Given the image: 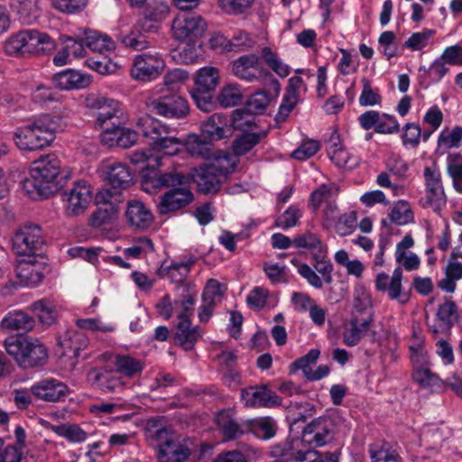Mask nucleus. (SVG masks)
<instances>
[{"mask_svg": "<svg viewBox=\"0 0 462 462\" xmlns=\"http://www.w3.org/2000/svg\"><path fill=\"white\" fill-rule=\"evenodd\" d=\"M145 440L156 449L157 462H186L191 455L189 448L167 424L164 417H152L144 426Z\"/></svg>", "mask_w": 462, "mask_h": 462, "instance_id": "obj_1", "label": "nucleus"}, {"mask_svg": "<svg viewBox=\"0 0 462 462\" xmlns=\"http://www.w3.org/2000/svg\"><path fill=\"white\" fill-rule=\"evenodd\" d=\"M67 177L61 172L59 158L55 154H48L33 162L30 178L23 182V189L33 200L46 199L64 186Z\"/></svg>", "mask_w": 462, "mask_h": 462, "instance_id": "obj_2", "label": "nucleus"}, {"mask_svg": "<svg viewBox=\"0 0 462 462\" xmlns=\"http://www.w3.org/2000/svg\"><path fill=\"white\" fill-rule=\"evenodd\" d=\"M60 117L42 115L32 123L19 127L14 134V141L20 150L36 151L49 146L60 129Z\"/></svg>", "mask_w": 462, "mask_h": 462, "instance_id": "obj_3", "label": "nucleus"}, {"mask_svg": "<svg viewBox=\"0 0 462 462\" xmlns=\"http://www.w3.org/2000/svg\"><path fill=\"white\" fill-rule=\"evenodd\" d=\"M55 47V41L38 30L19 31L10 35L4 44L5 52L14 57L49 54Z\"/></svg>", "mask_w": 462, "mask_h": 462, "instance_id": "obj_4", "label": "nucleus"}, {"mask_svg": "<svg viewBox=\"0 0 462 462\" xmlns=\"http://www.w3.org/2000/svg\"><path fill=\"white\" fill-rule=\"evenodd\" d=\"M136 127L143 136L151 140L150 145L154 152L168 156H173L180 152L181 141L172 136L173 130L160 120L151 116H144L138 119Z\"/></svg>", "mask_w": 462, "mask_h": 462, "instance_id": "obj_5", "label": "nucleus"}, {"mask_svg": "<svg viewBox=\"0 0 462 462\" xmlns=\"http://www.w3.org/2000/svg\"><path fill=\"white\" fill-rule=\"evenodd\" d=\"M235 169L228 153L216 157L212 163L194 169L192 180L197 184L198 191L209 195L217 193L222 185V180Z\"/></svg>", "mask_w": 462, "mask_h": 462, "instance_id": "obj_6", "label": "nucleus"}, {"mask_svg": "<svg viewBox=\"0 0 462 462\" xmlns=\"http://www.w3.org/2000/svg\"><path fill=\"white\" fill-rule=\"evenodd\" d=\"M6 352L22 368L42 366L48 360V350L38 339L9 337L5 340Z\"/></svg>", "mask_w": 462, "mask_h": 462, "instance_id": "obj_7", "label": "nucleus"}, {"mask_svg": "<svg viewBox=\"0 0 462 462\" xmlns=\"http://www.w3.org/2000/svg\"><path fill=\"white\" fill-rule=\"evenodd\" d=\"M218 83L219 71L217 68L204 67L197 71L194 87L189 90V94L199 110L205 113L215 110V91Z\"/></svg>", "mask_w": 462, "mask_h": 462, "instance_id": "obj_8", "label": "nucleus"}, {"mask_svg": "<svg viewBox=\"0 0 462 462\" xmlns=\"http://www.w3.org/2000/svg\"><path fill=\"white\" fill-rule=\"evenodd\" d=\"M186 184H189V177L176 170L162 171L153 167L141 173L142 189L150 194Z\"/></svg>", "mask_w": 462, "mask_h": 462, "instance_id": "obj_9", "label": "nucleus"}, {"mask_svg": "<svg viewBox=\"0 0 462 462\" xmlns=\"http://www.w3.org/2000/svg\"><path fill=\"white\" fill-rule=\"evenodd\" d=\"M271 455L277 458V462H314L318 451L313 450L301 435L273 446Z\"/></svg>", "mask_w": 462, "mask_h": 462, "instance_id": "obj_10", "label": "nucleus"}, {"mask_svg": "<svg viewBox=\"0 0 462 462\" xmlns=\"http://www.w3.org/2000/svg\"><path fill=\"white\" fill-rule=\"evenodd\" d=\"M14 252L24 257L36 256L45 245L42 228L35 224H26L21 226L13 239Z\"/></svg>", "mask_w": 462, "mask_h": 462, "instance_id": "obj_11", "label": "nucleus"}, {"mask_svg": "<svg viewBox=\"0 0 462 462\" xmlns=\"http://www.w3.org/2000/svg\"><path fill=\"white\" fill-rule=\"evenodd\" d=\"M261 57L251 53L238 57L232 62V72L239 79L247 82H254L259 79V73L272 78L271 85L278 95L280 92V83L272 77V74L266 69H261Z\"/></svg>", "mask_w": 462, "mask_h": 462, "instance_id": "obj_12", "label": "nucleus"}, {"mask_svg": "<svg viewBox=\"0 0 462 462\" xmlns=\"http://www.w3.org/2000/svg\"><path fill=\"white\" fill-rule=\"evenodd\" d=\"M336 424L329 416H321L307 424L302 430V437L315 450L334 439Z\"/></svg>", "mask_w": 462, "mask_h": 462, "instance_id": "obj_13", "label": "nucleus"}, {"mask_svg": "<svg viewBox=\"0 0 462 462\" xmlns=\"http://www.w3.org/2000/svg\"><path fill=\"white\" fill-rule=\"evenodd\" d=\"M122 201L118 194L110 189H102L96 195L97 210L91 216V226L99 227L110 223L117 216L118 204Z\"/></svg>", "mask_w": 462, "mask_h": 462, "instance_id": "obj_14", "label": "nucleus"}, {"mask_svg": "<svg viewBox=\"0 0 462 462\" xmlns=\"http://www.w3.org/2000/svg\"><path fill=\"white\" fill-rule=\"evenodd\" d=\"M423 178L425 185V204L433 208L435 210H439L447 202L440 171L435 165L427 166L423 171Z\"/></svg>", "mask_w": 462, "mask_h": 462, "instance_id": "obj_15", "label": "nucleus"}, {"mask_svg": "<svg viewBox=\"0 0 462 462\" xmlns=\"http://www.w3.org/2000/svg\"><path fill=\"white\" fill-rule=\"evenodd\" d=\"M86 106L97 110L96 127H104L111 125V122L121 124L118 116L119 104L114 99H109L96 94H90L86 98Z\"/></svg>", "mask_w": 462, "mask_h": 462, "instance_id": "obj_16", "label": "nucleus"}, {"mask_svg": "<svg viewBox=\"0 0 462 462\" xmlns=\"http://www.w3.org/2000/svg\"><path fill=\"white\" fill-rule=\"evenodd\" d=\"M194 200V195L189 184L180 185L174 189L166 190L159 198L157 209L160 215H167L182 209Z\"/></svg>", "mask_w": 462, "mask_h": 462, "instance_id": "obj_17", "label": "nucleus"}, {"mask_svg": "<svg viewBox=\"0 0 462 462\" xmlns=\"http://www.w3.org/2000/svg\"><path fill=\"white\" fill-rule=\"evenodd\" d=\"M164 67L165 62L158 53H143L135 57L131 75L135 79L150 81L161 75Z\"/></svg>", "mask_w": 462, "mask_h": 462, "instance_id": "obj_18", "label": "nucleus"}, {"mask_svg": "<svg viewBox=\"0 0 462 462\" xmlns=\"http://www.w3.org/2000/svg\"><path fill=\"white\" fill-rule=\"evenodd\" d=\"M172 33L175 39L193 42L203 36L207 30V23L200 15L177 17L172 22Z\"/></svg>", "mask_w": 462, "mask_h": 462, "instance_id": "obj_19", "label": "nucleus"}, {"mask_svg": "<svg viewBox=\"0 0 462 462\" xmlns=\"http://www.w3.org/2000/svg\"><path fill=\"white\" fill-rule=\"evenodd\" d=\"M151 112L168 118H181L188 115V101L178 95L162 96L148 105Z\"/></svg>", "mask_w": 462, "mask_h": 462, "instance_id": "obj_20", "label": "nucleus"}, {"mask_svg": "<svg viewBox=\"0 0 462 462\" xmlns=\"http://www.w3.org/2000/svg\"><path fill=\"white\" fill-rule=\"evenodd\" d=\"M32 393L36 400L45 402H63L69 394L68 385L56 378H44L32 385Z\"/></svg>", "mask_w": 462, "mask_h": 462, "instance_id": "obj_21", "label": "nucleus"}, {"mask_svg": "<svg viewBox=\"0 0 462 462\" xmlns=\"http://www.w3.org/2000/svg\"><path fill=\"white\" fill-rule=\"evenodd\" d=\"M241 400L246 407L273 408L282 404V399L266 385H253L241 390Z\"/></svg>", "mask_w": 462, "mask_h": 462, "instance_id": "obj_22", "label": "nucleus"}, {"mask_svg": "<svg viewBox=\"0 0 462 462\" xmlns=\"http://www.w3.org/2000/svg\"><path fill=\"white\" fill-rule=\"evenodd\" d=\"M215 422L226 440H234L247 433V420L239 421L232 409L218 411Z\"/></svg>", "mask_w": 462, "mask_h": 462, "instance_id": "obj_23", "label": "nucleus"}, {"mask_svg": "<svg viewBox=\"0 0 462 462\" xmlns=\"http://www.w3.org/2000/svg\"><path fill=\"white\" fill-rule=\"evenodd\" d=\"M42 264L37 261L36 256L18 260L15 273L21 285L36 286L43 279Z\"/></svg>", "mask_w": 462, "mask_h": 462, "instance_id": "obj_24", "label": "nucleus"}, {"mask_svg": "<svg viewBox=\"0 0 462 462\" xmlns=\"http://www.w3.org/2000/svg\"><path fill=\"white\" fill-rule=\"evenodd\" d=\"M105 180L110 186L112 193L121 197V190L128 188L133 181V175L128 167L121 162H113L104 169Z\"/></svg>", "mask_w": 462, "mask_h": 462, "instance_id": "obj_25", "label": "nucleus"}, {"mask_svg": "<svg viewBox=\"0 0 462 462\" xmlns=\"http://www.w3.org/2000/svg\"><path fill=\"white\" fill-rule=\"evenodd\" d=\"M92 199L90 185L80 180L68 193L67 212L71 216H78L85 211Z\"/></svg>", "mask_w": 462, "mask_h": 462, "instance_id": "obj_26", "label": "nucleus"}, {"mask_svg": "<svg viewBox=\"0 0 462 462\" xmlns=\"http://www.w3.org/2000/svg\"><path fill=\"white\" fill-rule=\"evenodd\" d=\"M402 278V270L401 267H397L391 278L384 273H379L375 279V287L380 291H387L392 300H398L400 302L405 303L408 297L401 294Z\"/></svg>", "mask_w": 462, "mask_h": 462, "instance_id": "obj_27", "label": "nucleus"}, {"mask_svg": "<svg viewBox=\"0 0 462 462\" xmlns=\"http://www.w3.org/2000/svg\"><path fill=\"white\" fill-rule=\"evenodd\" d=\"M202 334L203 332L199 327L192 326L191 320L179 321L175 326L173 343L185 351H190L202 337Z\"/></svg>", "mask_w": 462, "mask_h": 462, "instance_id": "obj_28", "label": "nucleus"}, {"mask_svg": "<svg viewBox=\"0 0 462 462\" xmlns=\"http://www.w3.org/2000/svg\"><path fill=\"white\" fill-rule=\"evenodd\" d=\"M229 117L224 114L215 113L201 123L200 128L204 137L213 143L226 136Z\"/></svg>", "mask_w": 462, "mask_h": 462, "instance_id": "obj_29", "label": "nucleus"}, {"mask_svg": "<svg viewBox=\"0 0 462 462\" xmlns=\"http://www.w3.org/2000/svg\"><path fill=\"white\" fill-rule=\"evenodd\" d=\"M127 222L141 230L147 229L152 223L153 215L151 210L141 201L132 200L128 202L125 211Z\"/></svg>", "mask_w": 462, "mask_h": 462, "instance_id": "obj_30", "label": "nucleus"}, {"mask_svg": "<svg viewBox=\"0 0 462 462\" xmlns=\"http://www.w3.org/2000/svg\"><path fill=\"white\" fill-rule=\"evenodd\" d=\"M55 84L61 89H79L87 88L91 78L73 69H66L54 75Z\"/></svg>", "mask_w": 462, "mask_h": 462, "instance_id": "obj_31", "label": "nucleus"}, {"mask_svg": "<svg viewBox=\"0 0 462 462\" xmlns=\"http://www.w3.org/2000/svg\"><path fill=\"white\" fill-rule=\"evenodd\" d=\"M88 380L104 393L115 392L122 386L120 379L105 369H91L88 373Z\"/></svg>", "mask_w": 462, "mask_h": 462, "instance_id": "obj_32", "label": "nucleus"}, {"mask_svg": "<svg viewBox=\"0 0 462 462\" xmlns=\"http://www.w3.org/2000/svg\"><path fill=\"white\" fill-rule=\"evenodd\" d=\"M82 41L88 50L101 54L116 49V43L109 36L90 29L84 30Z\"/></svg>", "mask_w": 462, "mask_h": 462, "instance_id": "obj_33", "label": "nucleus"}, {"mask_svg": "<svg viewBox=\"0 0 462 462\" xmlns=\"http://www.w3.org/2000/svg\"><path fill=\"white\" fill-rule=\"evenodd\" d=\"M184 146L192 157L208 160L214 155L212 143L203 135L196 134L188 135Z\"/></svg>", "mask_w": 462, "mask_h": 462, "instance_id": "obj_34", "label": "nucleus"}, {"mask_svg": "<svg viewBox=\"0 0 462 462\" xmlns=\"http://www.w3.org/2000/svg\"><path fill=\"white\" fill-rule=\"evenodd\" d=\"M277 429V423L272 417L247 420V433L251 432L257 438L264 440L273 438Z\"/></svg>", "mask_w": 462, "mask_h": 462, "instance_id": "obj_35", "label": "nucleus"}, {"mask_svg": "<svg viewBox=\"0 0 462 462\" xmlns=\"http://www.w3.org/2000/svg\"><path fill=\"white\" fill-rule=\"evenodd\" d=\"M10 7L24 24L32 23L39 16L38 0H10Z\"/></svg>", "mask_w": 462, "mask_h": 462, "instance_id": "obj_36", "label": "nucleus"}, {"mask_svg": "<svg viewBox=\"0 0 462 462\" xmlns=\"http://www.w3.org/2000/svg\"><path fill=\"white\" fill-rule=\"evenodd\" d=\"M351 319L371 325L374 319L372 300L366 292H361L354 297Z\"/></svg>", "mask_w": 462, "mask_h": 462, "instance_id": "obj_37", "label": "nucleus"}, {"mask_svg": "<svg viewBox=\"0 0 462 462\" xmlns=\"http://www.w3.org/2000/svg\"><path fill=\"white\" fill-rule=\"evenodd\" d=\"M1 326L9 330H31L34 326V319L26 312L16 310L9 312L2 319Z\"/></svg>", "mask_w": 462, "mask_h": 462, "instance_id": "obj_38", "label": "nucleus"}, {"mask_svg": "<svg viewBox=\"0 0 462 462\" xmlns=\"http://www.w3.org/2000/svg\"><path fill=\"white\" fill-rule=\"evenodd\" d=\"M267 132L263 131L261 133H245L239 137L236 138L233 142V151L237 156L244 155L252 150L259 142L265 138Z\"/></svg>", "mask_w": 462, "mask_h": 462, "instance_id": "obj_39", "label": "nucleus"}, {"mask_svg": "<svg viewBox=\"0 0 462 462\" xmlns=\"http://www.w3.org/2000/svg\"><path fill=\"white\" fill-rule=\"evenodd\" d=\"M243 97L241 87L238 84H229L221 89L215 100L223 107H231L241 104Z\"/></svg>", "mask_w": 462, "mask_h": 462, "instance_id": "obj_40", "label": "nucleus"}, {"mask_svg": "<svg viewBox=\"0 0 462 462\" xmlns=\"http://www.w3.org/2000/svg\"><path fill=\"white\" fill-rule=\"evenodd\" d=\"M313 267L322 277L326 284H330L333 282L332 273L334 270L333 263L328 256V247L320 253L312 256Z\"/></svg>", "mask_w": 462, "mask_h": 462, "instance_id": "obj_41", "label": "nucleus"}, {"mask_svg": "<svg viewBox=\"0 0 462 462\" xmlns=\"http://www.w3.org/2000/svg\"><path fill=\"white\" fill-rule=\"evenodd\" d=\"M143 8V19L140 23H143V21L161 23L169 14V6L161 1L149 3L147 5L144 4Z\"/></svg>", "mask_w": 462, "mask_h": 462, "instance_id": "obj_42", "label": "nucleus"}, {"mask_svg": "<svg viewBox=\"0 0 462 462\" xmlns=\"http://www.w3.org/2000/svg\"><path fill=\"white\" fill-rule=\"evenodd\" d=\"M349 324L350 327L346 328L343 333V342L347 346H355L368 330L370 325L365 324V321L360 322L356 319H351Z\"/></svg>", "mask_w": 462, "mask_h": 462, "instance_id": "obj_43", "label": "nucleus"}, {"mask_svg": "<svg viewBox=\"0 0 462 462\" xmlns=\"http://www.w3.org/2000/svg\"><path fill=\"white\" fill-rule=\"evenodd\" d=\"M60 344L63 348L71 350L77 356L79 351L87 346V338L80 331L68 329L60 337Z\"/></svg>", "mask_w": 462, "mask_h": 462, "instance_id": "obj_44", "label": "nucleus"}, {"mask_svg": "<svg viewBox=\"0 0 462 462\" xmlns=\"http://www.w3.org/2000/svg\"><path fill=\"white\" fill-rule=\"evenodd\" d=\"M293 245L297 248L308 249L311 254V257L328 247L317 235L310 232L294 237Z\"/></svg>", "mask_w": 462, "mask_h": 462, "instance_id": "obj_45", "label": "nucleus"}, {"mask_svg": "<svg viewBox=\"0 0 462 462\" xmlns=\"http://www.w3.org/2000/svg\"><path fill=\"white\" fill-rule=\"evenodd\" d=\"M261 58H263L268 67L279 77L285 78L290 74V67L283 63L279 56L273 52L271 48L264 47L262 50Z\"/></svg>", "mask_w": 462, "mask_h": 462, "instance_id": "obj_46", "label": "nucleus"}, {"mask_svg": "<svg viewBox=\"0 0 462 462\" xmlns=\"http://www.w3.org/2000/svg\"><path fill=\"white\" fill-rule=\"evenodd\" d=\"M32 310L36 313L43 325L51 326L56 320V310L53 304L47 300H41L32 304Z\"/></svg>", "mask_w": 462, "mask_h": 462, "instance_id": "obj_47", "label": "nucleus"}, {"mask_svg": "<svg viewBox=\"0 0 462 462\" xmlns=\"http://www.w3.org/2000/svg\"><path fill=\"white\" fill-rule=\"evenodd\" d=\"M369 452L373 462H401L399 454L387 443L372 445Z\"/></svg>", "mask_w": 462, "mask_h": 462, "instance_id": "obj_48", "label": "nucleus"}, {"mask_svg": "<svg viewBox=\"0 0 462 462\" xmlns=\"http://www.w3.org/2000/svg\"><path fill=\"white\" fill-rule=\"evenodd\" d=\"M116 367L118 373L128 377L140 374L143 368L140 361L129 356H117L116 357Z\"/></svg>", "mask_w": 462, "mask_h": 462, "instance_id": "obj_49", "label": "nucleus"}, {"mask_svg": "<svg viewBox=\"0 0 462 462\" xmlns=\"http://www.w3.org/2000/svg\"><path fill=\"white\" fill-rule=\"evenodd\" d=\"M196 295V291L188 292L187 294L183 295L181 300L174 301V308L180 309V311L177 314L179 321L190 320V317L194 312Z\"/></svg>", "mask_w": 462, "mask_h": 462, "instance_id": "obj_50", "label": "nucleus"}, {"mask_svg": "<svg viewBox=\"0 0 462 462\" xmlns=\"http://www.w3.org/2000/svg\"><path fill=\"white\" fill-rule=\"evenodd\" d=\"M117 39L125 47L134 51H143L149 46L146 36L140 32L132 31L126 34L120 33Z\"/></svg>", "mask_w": 462, "mask_h": 462, "instance_id": "obj_51", "label": "nucleus"}, {"mask_svg": "<svg viewBox=\"0 0 462 462\" xmlns=\"http://www.w3.org/2000/svg\"><path fill=\"white\" fill-rule=\"evenodd\" d=\"M272 98V96L265 89H262L251 96L246 102V108L254 115L263 114Z\"/></svg>", "mask_w": 462, "mask_h": 462, "instance_id": "obj_52", "label": "nucleus"}, {"mask_svg": "<svg viewBox=\"0 0 462 462\" xmlns=\"http://www.w3.org/2000/svg\"><path fill=\"white\" fill-rule=\"evenodd\" d=\"M391 222L397 225H406L413 221V213L409 204L404 201H399L389 214Z\"/></svg>", "mask_w": 462, "mask_h": 462, "instance_id": "obj_53", "label": "nucleus"}, {"mask_svg": "<svg viewBox=\"0 0 462 462\" xmlns=\"http://www.w3.org/2000/svg\"><path fill=\"white\" fill-rule=\"evenodd\" d=\"M457 306L455 301L446 300L438 309L437 317L448 328H451L457 318Z\"/></svg>", "mask_w": 462, "mask_h": 462, "instance_id": "obj_54", "label": "nucleus"}, {"mask_svg": "<svg viewBox=\"0 0 462 462\" xmlns=\"http://www.w3.org/2000/svg\"><path fill=\"white\" fill-rule=\"evenodd\" d=\"M301 217V210L297 206L291 205L277 217L275 225L280 228L288 229L296 226Z\"/></svg>", "mask_w": 462, "mask_h": 462, "instance_id": "obj_55", "label": "nucleus"}, {"mask_svg": "<svg viewBox=\"0 0 462 462\" xmlns=\"http://www.w3.org/2000/svg\"><path fill=\"white\" fill-rule=\"evenodd\" d=\"M298 102V95L295 93V88L292 90H287L279 106L278 113L275 116L277 123L285 122L291 112L294 109Z\"/></svg>", "mask_w": 462, "mask_h": 462, "instance_id": "obj_56", "label": "nucleus"}, {"mask_svg": "<svg viewBox=\"0 0 462 462\" xmlns=\"http://www.w3.org/2000/svg\"><path fill=\"white\" fill-rule=\"evenodd\" d=\"M254 115L250 112L246 107L238 108L232 112L231 118H229V125L236 130H245L254 124Z\"/></svg>", "mask_w": 462, "mask_h": 462, "instance_id": "obj_57", "label": "nucleus"}, {"mask_svg": "<svg viewBox=\"0 0 462 462\" xmlns=\"http://www.w3.org/2000/svg\"><path fill=\"white\" fill-rule=\"evenodd\" d=\"M254 3V0H221L218 7L226 14L239 15L245 14Z\"/></svg>", "mask_w": 462, "mask_h": 462, "instance_id": "obj_58", "label": "nucleus"}, {"mask_svg": "<svg viewBox=\"0 0 462 462\" xmlns=\"http://www.w3.org/2000/svg\"><path fill=\"white\" fill-rule=\"evenodd\" d=\"M130 161L133 164L146 163V166L141 171V173L149 168L161 166V156L153 153L152 151H136L130 155Z\"/></svg>", "mask_w": 462, "mask_h": 462, "instance_id": "obj_59", "label": "nucleus"}, {"mask_svg": "<svg viewBox=\"0 0 462 462\" xmlns=\"http://www.w3.org/2000/svg\"><path fill=\"white\" fill-rule=\"evenodd\" d=\"M291 263L297 267L299 274L304 278L307 282L315 289H321L323 287V279L318 275L309 264L300 263L298 260L292 259Z\"/></svg>", "mask_w": 462, "mask_h": 462, "instance_id": "obj_60", "label": "nucleus"}, {"mask_svg": "<svg viewBox=\"0 0 462 462\" xmlns=\"http://www.w3.org/2000/svg\"><path fill=\"white\" fill-rule=\"evenodd\" d=\"M83 34H79L77 37L72 36H62V44L68 51L70 57L75 59L82 58L87 55L86 45L82 41Z\"/></svg>", "mask_w": 462, "mask_h": 462, "instance_id": "obj_61", "label": "nucleus"}, {"mask_svg": "<svg viewBox=\"0 0 462 462\" xmlns=\"http://www.w3.org/2000/svg\"><path fill=\"white\" fill-rule=\"evenodd\" d=\"M226 291V286L225 284L219 282L216 279H209L207 282L206 287L202 293V300L215 301V303H217L220 301Z\"/></svg>", "mask_w": 462, "mask_h": 462, "instance_id": "obj_62", "label": "nucleus"}, {"mask_svg": "<svg viewBox=\"0 0 462 462\" xmlns=\"http://www.w3.org/2000/svg\"><path fill=\"white\" fill-rule=\"evenodd\" d=\"M100 128L102 129L100 134L101 143L109 148L118 147L121 131L120 124L111 122V125Z\"/></svg>", "mask_w": 462, "mask_h": 462, "instance_id": "obj_63", "label": "nucleus"}, {"mask_svg": "<svg viewBox=\"0 0 462 462\" xmlns=\"http://www.w3.org/2000/svg\"><path fill=\"white\" fill-rule=\"evenodd\" d=\"M361 82L363 85V89L359 97V104L362 106H374L380 104L382 101V97L380 96L378 91L373 89L370 80L364 78Z\"/></svg>", "mask_w": 462, "mask_h": 462, "instance_id": "obj_64", "label": "nucleus"}]
</instances>
